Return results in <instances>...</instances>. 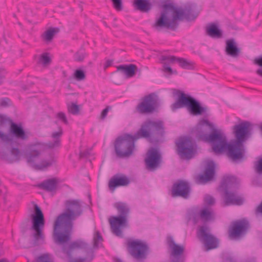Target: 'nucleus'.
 Returning <instances> with one entry per match:
<instances>
[{
  "instance_id": "nucleus-1",
  "label": "nucleus",
  "mask_w": 262,
  "mask_h": 262,
  "mask_svg": "<svg viewBox=\"0 0 262 262\" xmlns=\"http://www.w3.org/2000/svg\"><path fill=\"white\" fill-rule=\"evenodd\" d=\"M251 123L244 121L233 126V133L236 140L231 143H227L226 136L215 128L209 134H200L199 137L205 142L212 144V149L216 154L226 152L228 157L233 161L243 159L245 153L244 142L250 135Z\"/></svg>"
},
{
  "instance_id": "nucleus-2",
  "label": "nucleus",
  "mask_w": 262,
  "mask_h": 262,
  "mask_svg": "<svg viewBox=\"0 0 262 262\" xmlns=\"http://www.w3.org/2000/svg\"><path fill=\"white\" fill-rule=\"evenodd\" d=\"M165 134L164 122L161 120H147L144 122L134 136L125 135L118 137L115 143V150L117 157H127L131 156L135 149V142L140 138L158 139Z\"/></svg>"
},
{
  "instance_id": "nucleus-3",
  "label": "nucleus",
  "mask_w": 262,
  "mask_h": 262,
  "mask_svg": "<svg viewBox=\"0 0 262 262\" xmlns=\"http://www.w3.org/2000/svg\"><path fill=\"white\" fill-rule=\"evenodd\" d=\"M64 205L65 211L58 216L54 224L53 237L55 243L58 244L70 241L72 222L83 213L82 202L79 200H67Z\"/></svg>"
},
{
  "instance_id": "nucleus-4",
  "label": "nucleus",
  "mask_w": 262,
  "mask_h": 262,
  "mask_svg": "<svg viewBox=\"0 0 262 262\" xmlns=\"http://www.w3.org/2000/svg\"><path fill=\"white\" fill-rule=\"evenodd\" d=\"M194 8L195 6L191 4L186 5L183 9L176 7L171 4L164 5L160 16L154 26L158 31L163 28L174 30L178 27L179 21L184 18L192 20L196 17L198 14L193 12Z\"/></svg>"
},
{
  "instance_id": "nucleus-5",
  "label": "nucleus",
  "mask_w": 262,
  "mask_h": 262,
  "mask_svg": "<svg viewBox=\"0 0 262 262\" xmlns=\"http://www.w3.org/2000/svg\"><path fill=\"white\" fill-rule=\"evenodd\" d=\"M6 119L0 115V158L5 162L11 163L18 161L20 157V151L18 148L12 147L13 139L4 133L6 128Z\"/></svg>"
},
{
  "instance_id": "nucleus-6",
  "label": "nucleus",
  "mask_w": 262,
  "mask_h": 262,
  "mask_svg": "<svg viewBox=\"0 0 262 262\" xmlns=\"http://www.w3.org/2000/svg\"><path fill=\"white\" fill-rule=\"evenodd\" d=\"M43 149V145L37 143L28 146L24 152L27 162L36 169L42 170L55 162L53 157H45L41 154Z\"/></svg>"
},
{
  "instance_id": "nucleus-7",
  "label": "nucleus",
  "mask_w": 262,
  "mask_h": 262,
  "mask_svg": "<svg viewBox=\"0 0 262 262\" xmlns=\"http://www.w3.org/2000/svg\"><path fill=\"white\" fill-rule=\"evenodd\" d=\"M237 188L236 179L234 177H225L223 179L220 189L224 192L223 199L224 205L240 206L244 199L234 189Z\"/></svg>"
},
{
  "instance_id": "nucleus-8",
  "label": "nucleus",
  "mask_w": 262,
  "mask_h": 262,
  "mask_svg": "<svg viewBox=\"0 0 262 262\" xmlns=\"http://www.w3.org/2000/svg\"><path fill=\"white\" fill-rule=\"evenodd\" d=\"M31 204L33 206L34 213L31 215L32 223L31 229L34 231L32 234L33 245L38 246L42 244L45 241L43 230L45 221L43 214L40 208L34 202H32Z\"/></svg>"
},
{
  "instance_id": "nucleus-9",
  "label": "nucleus",
  "mask_w": 262,
  "mask_h": 262,
  "mask_svg": "<svg viewBox=\"0 0 262 262\" xmlns=\"http://www.w3.org/2000/svg\"><path fill=\"white\" fill-rule=\"evenodd\" d=\"M114 206L119 215L111 216L109 222L112 232L118 236H122V232L120 228L126 226L130 208L128 204L121 202L115 203Z\"/></svg>"
},
{
  "instance_id": "nucleus-10",
  "label": "nucleus",
  "mask_w": 262,
  "mask_h": 262,
  "mask_svg": "<svg viewBox=\"0 0 262 262\" xmlns=\"http://www.w3.org/2000/svg\"><path fill=\"white\" fill-rule=\"evenodd\" d=\"M184 107L187 108L190 114L196 116L206 113L208 110L207 107L201 106L199 101L193 97L181 92L177 101L171 105V108L174 111Z\"/></svg>"
},
{
  "instance_id": "nucleus-11",
  "label": "nucleus",
  "mask_w": 262,
  "mask_h": 262,
  "mask_svg": "<svg viewBox=\"0 0 262 262\" xmlns=\"http://www.w3.org/2000/svg\"><path fill=\"white\" fill-rule=\"evenodd\" d=\"M88 245L82 240H77L72 242L68 248H63L62 251L68 257V262H91L94 258V252L92 249L88 250L86 256L85 257L74 258L72 253L75 249H87Z\"/></svg>"
},
{
  "instance_id": "nucleus-12",
  "label": "nucleus",
  "mask_w": 262,
  "mask_h": 262,
  "mask_svg": "<svg viewBox=\"0 0 262 262\" xmlns=\"http://www.w3.org/2000/svg\"><path fill=\"white\" fill-rule=\"evenodd\" d=\"M129 254L137 260L145 259L149 253V247L144 242L140 240L128 242L127 243Z\"/></svg>"
},
{
  "instance_id": "nucleus-13",
  "label": "nucleus",
  "mask_w": 262,
  "mask_h": 262,
  "mask_svg": "<svg viewBox=\"0 0 262 262\" xmlns=\"http://www.w3.org/2000/svg\"><path fill=\"white\" fill-rule=\"evenodd\" d=\"M178 154L181 158L191 159L195 153V148L192 142L187 137H182L176 143Z\"/></svg>"
},
{
  "instance_id": "nucleus-14",
  "label": "nucleus",
  "mask_w": 262,
  "mask_h": 262,
  "mask_svg": "<svg viewBox=\"0 0 262 262\" xmlns=\"http://www.w3.org/2000/svg\"><path fill=\"white\" fill-rule=\"evenodd\" d=\"M249 227V222L246 220L243 219L234 222L228 230L229 238L236 239L244 235Z\"/></svg>"
},
{
  "instance_id": "nucleus-15",
  "label": "nucleus",
  "mask_w": 262,
  "mask_h": 262,
  "mask_svg": "<svg viewBox=\"0 0 262 262\" xmlns=\"http://www.w3.org/2000/svg\"><path fill=\"white\" fill-rule=\"evenodd\" d=\"M157 98L154 94L145 96L136 107L137 111L140 114H148L153 112L156 107Z\"/></svg>"
},
{
  "instance_id": "nucleus-16",
  "label": "nucleus",
  "mask_w": 262,
  "mask_h": 262,
  "mask_svg": "<svg viewBox=\"0 0 262 262\" xmlns=\"http://www.w3.org/2000/svg\"><path fill=\"white\" fill-rule=\"evenodd\" d=\"M161 155L157 148H151L147 153L145 159L146 168L150 171L155 170L161 163Z\"/></svg>"
},
{
  "instance_id": "nucleus-17",
  "label": "nucleus",
  "mask_w": 262,
  "mask_h": 262,
  "mask_svg": "<svg viewBox=\"0 0 262 262\" xmlns=\"http://www.w3.org/2000/svg\"><path fill=\"white\" fill-rule=\"evenodd\" d=\"M208 229L205 226H201L198 233L199 237L203 242L207 250L217 247L219 241L216 238L207 232Z\"/></svg>"
},
{
  "instance_id": "nucleus-18",
  "label": "nucleus",
  "mask_w": 262,
  "mask_h": 262,
  "mask_svg": "<svg viewBox=\"0 0 262 262\" xmlns=\"http://www.w3.org/2000/svg\"><path fill=\"white\" fill-rule=\"evenodd\" d=\"M190 188L188 183L185 181L180 180L174 183L171 189L172 197H181L187 199L189 197Z\"/></svg>"
},
{
  "instance_id": "nucleus-19",
  "label": "nucleus",
  "mask_w": 262,
  "mask_h": 262,
  "mask_svg": "<svg viewBox=\"0 0 262 262\" xmlns=\"http://www.w3.org/2000/svg\"><path fill=\"white\" fill-rule=\"evenodd\" d=\"M9 133V135L11 138V136L21 141L27 140L29 138V133L25 130L22 124L16 123L12 120L10 122Z\"/></svg>"
},
{
  "instance_id": "nucleus-20",
  "label": "nucleus",
  "mask_w": 262,
  "mask_h": 262,
  "mask_svg": "<svg viewBox=\"0 0 262 262\" xmlns=\"http://www.w3.org/2000/svg\"><path fill=\"white\" fill-rule=\"evenodd\" d=\"M167 243L171 250V262H183L184 259L182 256L184 252L183 247L176 244L172 237L168 238Z\"/></svg>"
},
{
  "instance_id": "nucleus-21",
  "label": "nucleus",
  "mask_w": 262,
  "mask_h": 262,
  "mask_svg": "<svg viewBox=\"0 0 262 262\" xmlns=\"http://www.w3.org/2000/svg\"><path fill=\"white\" fill-rule=\"evenodd\" d=\"M130 183L129 179L125 175L116 174L109 181L108 187L110 190L114 191L115 189L119 186H126Z\"/></svg>"
},
{
  "instance_id": "nucleus-22",
  "label": "nucleus",
  "mask_w": 262,
  "mask_h": 262,
  "mask_svg": "<svg viewBox=\"0 0 262 262\" xmlns=\"http://www.w3.org/2000/svg\"><path fill=\"white\" fill-rule=\"evenodd\" d=\"M215 173V164L213 161L208 162L204 174L199 176L198 180L201 183H205L213 178Z\"/></svg>"
},
{
  "instance_id": "nucleus-23",
  "label": "nucleus",
  "mask_w": 262,
  "mask_h": 262,
  "mask_svg": "<svg viewBox=\"0 0 262 262\" xmlns=\"http://www.w3.org/2000/svg\"><path fill=\"white\" fill-rule=\"evenodd\" d=\"M117 68V72L124 75L126 78H129L135 76L137 67L135 64H130L120 65Z\"/></svg>"
},
{
  "instance_id": "nucleus-24",
  "label": "nucleus",
  "mask_w": 262,
  "mask_h": 262,
  "mask_svg": "<svg viewBox=\"0 0 262 262\" xmlns=\"http://www.w3.org/2000/svg\"><path fill=\"white\" fill-rule=\"evenodd\" d=\"M226 54L233 58L237 57L241 52L233 39H228L226 41Z\"/></svg>"
},
{
  "instance_id": "nucleus-25",
  "label": "nucleus",
  "mask_w": 262,
  "mask_h": 262,
  "mask_svg": "<svg viewBox=\"0 0 262 262\" xmlns=\"http://www.w3.org/2000/svg\"><path fill=\"white\" fill-rule=\"evenodd\" d=\"M59 180L57 178H52L44 181L39 185V187L47 191L52 192L56 190Z\"/></svg>"
},
{
  "instance_id": "nucleus-26",
  "label": "nucleus",
  "mask_w": 262,
  "mask_h": 262,
  "mask_svg": "<svg viewBox=\"0 0 262 262\" xmlns=\"http://www.w3.org/2000/svg\"><path fill=\"white\" fill-rule=\"evenodd\" d=\"M62 134V130L61 128H59L58 132H55L52 133V137L53 138L52 141H49L47 143V146L51 149L58 147L60 144V138Z\"/></svg>"
},
{
  "instance_id": "nucleus-27",
  "label": "nucleus",
  "mask_w": 262,
  "mask_h": 262,
  "mask_svg": "<svg viewBox=\"0 0 262 262\" xmlns=\"http://www.w3.org/2000/svg\"><path fill=\"white\" fill-rule=\"evenodd\" d=\"M199 216L202 221L207 222L214 218V213L211 209L204 208L200 211Z\"/></svg>"
},
{
  "instance_id": "nucleus-28",
  "label": "nucleus",
  "mask_w": 262,
  "mask_h": 262,
  "mask_svg": "<svg viewBox=\"0 0 262 262\" xmlns=\"http://www.w3.org/2000/svg\"><path fill=\"white\" fill-rule=\"evenodd\" d=\"M134 4L141 12H146L151 9V5L147 0H134Z\"/></svg>"
},
{
  "instance_id": "nucleus-29",
  "label": "nucleus",
  "mask_w": 262,
  "mask_h": 262,
  "mask_svg": "<svg viewBox=\"0 0 262 262\" xmlns=\"http://www.w3.org/2000/svg\"><path fill=\"white\" fill-rule=\"evenodd\" d=\"M207 34L211 37L220 38L222 36V32L214 24H211L207 27Z\"/></svg>"
},
{
  "instance_id": "nucleus-30",
  "label": "nucleus",
  "mask_w": 262,
  "mask_h": 262,
  "mask_svg": "<svg viewBox=\"0 0 262 262\" xmlns=\"http://www.w3.org/2000/svg\"><path fill=\"white\" fill-rule=\"evenodd\" d=\"M33 262H54V259L52 254L45 253L36 256Z\"/></svg>"
},
{
  "instance_id": "nucleus-31",
  "label": "nucleus",
  "mask_w": 262,
  "mask_h": 262,
  "mask_svg": "<svg viewBox=\"0 0 262 262\" xmlns=\"http://www.w3.org/2000/svg\"><path fill=\"white\" fill-rule=\"evenodd\" d=\"M59 29L58 28H51L44 33L42 35L43 38L45 40L50 41L53 39L54 35L59 32Z\"/></svg>"
},
{
  "instance_id": "nucleus-32",
  "label": "nucleus",
  "mask_w": 262,
  "mask_h": 262,
  "mask_svg": "<svg viewBox=\"0 0 262 262\" xmlns=\"http://www.w3.org/2000/svg\"><path fill=\"white\" fill-rule=\"evenodd\" d=\"M178 63L183 69L188 70L193 69V63L185 58L179 57Z\"/></svg>"
},
{
  "instance_id": "nucleus-33",
  "label": "nucleus",
  "mask_w": 262,
  "mask_h": 262,
  "mask_svg": "<svg viewBox=\"0 0 262 262\" xmlns=\"http://www.w3.org/2000/svg\"><path fill=\"white\" fill-rule=\"evenodd\" d=\"M179 57L174 56H162L161 59L162 61L166 62L167 64H173L176 62L178 63Z\"/></svg>"
},
{
  "instance_id": "nucleus-34",
  "label": "nucleus",
  "mask_w": 262,
  "mask_h": 262,
  "mask_svg": "<svg viewBox=\"0 0 262 262\" xmlns=\"http://www.w3.org/2000/svg\"><path fill=\"white\" fill-rule=\"evenodd\" d=\"M39 61L43 66H46L49 64L51 61V59L49 56V54L48 53H44L41 54L40 57Z\"/></svg>"
},
{
  "instance_id": "nucleus-35",
  "label": "nucleus",
  "mask_w": 262,
  "mask_h": 262,
  "mask_svg": "<svg viewBox=\"0 0 262 262\" xmlns=\"http://www.w3.org/2000/svg\"><path fill=\"white\" fill-rule=\"evenodd\" d=\"M68 110L70 113L76 115L79 113V107L78 105L73 103L68 105Z\"/></svg>"
},
{
  "instance_id": "nucleus-36",
  "label": "nucleus",
  "mask_w": 262,
  "mask_h": 262,
  "mask_svg": "<svg viewBox=\"0 0 262 262\" xmlns=\"http://www.w3.org/2000/svg\"><path fill=\"white\" fill-rule=\"evenodd\" d=\"M94 247L97 248L99 247V243L102 241V237L99 232H97L94 235Z\"/></svg>"
},
{
  "instance_id": "nucleus-37",
  "label": "nucleus",
  "mask_w": 262,
  "mask_h": 262,
  "mask_svg": "<svg viewBox=\"0 0 262 262\" xmlns=\"http://www.w3.org/2000/svg\"><path fill=\"white\" fill-rule=\"evenodd\" d=\"M74 75L75 78L79 81L84 79L85 77L84 72L80 70H77L74 73Z\"/></svg>"
},
{
  "instance_id": "nucleus-38",
  "label": "nucleus",
  "mask_w": 262,
  "mask_h": 262,
  "mask_svg": "<svg viewBox=\"0 0 262 262\" xmlns=\"http://www.w3.org/2000/svg\"><path fill=\"white\" fill-rule=\"evenodd\" d=\"M114 7L118 11L122 9V3L121 0H112Z\"/></svg>"
},
{
  "instance_id": "nucleus-39",
  "label": "nucleus",
  "mask_w": 262,
  "mask_h": 262,
  "mask_svg": "<svg viewBox=\"0 0 262 262\" xmlns=\"http://www.w3.org/2000/svg\"><path fill=\"white\" fill-rule=\"evenodd\" d=\"M204 202L207 205H212L214 204L215 200L212 196L207 195L205 196Z\"/></svg>"
},
{
  "instance_id": "nucleus-40",
  "label": "nucleus",
  "mask_w": 262,
  "mask_h": 262,
  "mask_svg": "<svg viewBox=\"0 0 262 262\" xmlns=\"http://www.w3.org/2000/svg\"><path fill=\"white\" fill-rule=\"evenodd\" d=\"M85 57V54L83 52H77L75 55V59L78 61H81Z\"/></svg>"
},
{
  "instance_id": "nucleus-41",
  "label": "nucleus",
  "mask_w": 262,
  "mask_h": 262,
  "mask_svg": "<svg viewBox=\"0 0 262 262\" xmlns=\"http://www.w3.org/2000/svg\"><path fill=\"white\" fill-rule=\"evenodd\" d=\"M163 70L166 73L172 74L173 73H176V72H173L172 69L167 64L166 62H163Z\"/></svg>"
},
{
  "instance_id": "nucleus-42",
  "label": "nucleus",
  "mask_w": 262,
  "mask_h": 262,
  "mask_svg": "<svg viewBox=\"0 0 262 262\" xmlns=\"http://www.w3.org/2000/svg\"><path fill=\"white\" fill-rule=\"evenodd\" d=\"M57 117L62 121L64 124H68V121L66 114L62 112H59L57 114Z\"/></svg>"
},
{
  "instance_id": "nucleus-43",
  "label": "nucleus",
  "mask_w": 262,
  "mask_h": 262,
  "mask_svg": "<svg viewBox=\"0 0 262 262\" xmlns=\"http://www.w3.org/2000/svg\"><path fill=\"white\" fill-rule=\"evenodd\" d=\"M10 100L8 98L0 99V106L6 107L9 106Z\"/></svg>"
},
{
  "instance_id": "nucleus-44",
  "label": "nucleus",
  "mask_w": 262,
  "mask_h": 262,
  "mask_svg": "<svg viewBox=\"0 0 262 262\" xmlns=\"http://www.w3.org/2000/svg\"><path fill=\"white\" fill-rule=\"evenodd\" d=\"M255 170L258 173H262V158L260 159L255 165Z\"/></svg>"
},
{
  "instance_id": "nucleus-45",
  "label": "nucleus",
  "mask_w": 262,
  "mask_h": 262,
  "mask_svg": "<svg viewBox=\"0 0 262 262\" xmlns=\"http://www.w3.org/2000/svg\"><path fill=\"white\" fill-rule=\"evenodd\" d=\"M188 218L189 220H192L194 224H196L198 222L196 215L192 211L189 213Z\"/></svg>"
},
{
  "instance_id": "nucleus-46",
  "label": "nucleus",
  "mask_w": 262,
  "mask_h": 262,
  "mask_svg": "<svg viewBox=\"0 0 262 262\" xmlns=\"http://www.w3.org/2000/svg\"><path fill=\"white\" fill-rule=\"evenodd\" d=\"M108 111H109V107H106L105 108H104L102 111L101 114V116H100V117L102 119H104L106 117Z\"/></svg>"
},
{
  "instance_id": "nucleus-47",
  "label": "nucleus",
  "mask_w": 262,
  "mask_h": 262,
  "mask_svg": "<svg viewBox=\"0 0 262 262\" xmlns=\"http://www.w3.org/2000/svg\"><path fill=\"white\" fill-rule=\"evenodd\" d=\"M254 63L260 67H262V56L255 58Z\"/></svg>"
},
{
  "instance_id": "nucleus-48",
  "label": "nucleus",
  "mask_w": 262,
  "mask_h": 262,
  "mask_svg": "<svg viewBox=\"0 0 262 262\" xmlns=\"http://www.w3.org/2000/svg\"><path fill=\"white\" fill-rule=\"evenodd\" d=\"M6 71L4 69H0V81L5 77Z\"/></svg>"
},
{
  "instance_id": "nucleus-49",
  "label": "nucleus",
  "mask_w": 262,
  "mask_h": 262,
  "mask_svg": "<svg viewBox=\"0 0 262 262\" xmlns=\"http://www.w3.org/2000/svg\"><path fill=\"white\" fill-rule=\"evenodd\" d=\"M112 63H113V60H106V61L105 62V63L104 64V68H108V67H110V66L112 65Z\"/></svg>"
},
{
  "instance_id": "nucleus-50",
  "label": "nucleus",
  "mask_w": 262,
  "mask_h": 262,
  "mask_svg": "<svg viewBox=\"0 0 262 262\" xmlns=\"http://www.w3.org/2000/svg\"><path fill=\"white\" fill-rule=\"evenodd\" d=\"M256 212L258 213H260L262 214V202L257 207L256 209Z\"/></svg>"
},
{
  "instance_id": "nucleus-51",
  "label": "nucleus",
  "mask_w": 262,
  "mask_h": 262,
  "mask_svg": "<svg viewBox=\"0 0 262 262\" xmlns=\"http://www.w3.org/2000/svg\"><path fill=\"white\" fill-rule=\"evenodd\" d=\"M256 74L262 77V69H259L256 71Z\"/></svg>"
},
{
  "instance_id": "nucleus-52",
  "label": "nucleus",
  "mask_w": 262,
  "mask_h": 262,
  "mask_svg": "<svg viewBox=\"0 0 262 262\" xmlns=\"http://www.w3.org/2000/svg\"><path fill=\"white\" fill-rule=\"evenodd\" d=\"M205 123L206 125L208 126L209 127L213 128V125L212 124H211L209 122L206 121Z\"/></svg>"
},
{
  "instance_id": "nucleus-53",
  "label": "nucleus",
  "mask_w": 262,
  "mask_h": 262,
  "mask_svg": "<svg viewBox=\"0 0 262 262\" xmlns=\"http://www.w3.org/2000/svg\"><path fill=\"white\" fill-rule=\"evenodd\" d=\"M86 154H86V153H85V152H81L80 153V157H85V156H86Z\"/></svg>"
},
{
  "instance_id": "nucleus-54",
  "label": "nucleus",
  "mask_w": 262,
  "mask_h": 262,
  "mask_svg": "<svg viewBox=\"0 0 262 262\" xmlns=\"http://www.w3.org/2000/svg\"><path fill=\"white\" fill-rule=\"evenodd\" d=\"M227 262H235L232 258H229L227 259Z\"/></svg>"
},
{
  "instance_id": "nucleus-55",
  "label": "nucleus",
  "mask_w": 262,
  "mask_h": 262,
  "mask_svg": "<svg viewBox=\"0 0 262 262\" xmlns=\"http://www.w3.org/2000/svg\"><path fill=\"white\" fill-rule=\"evenodd\" d=\"M115 262H122V260L120 259H116L115 260Z\"/></svg>"
},
{
  "instance_id": "nucleus-56",
  "label": "nucleus",
  "mask_w": 262,
  "mask_h": 262,
  "mask_svg": "<svg viewBox=\"0 0 262 262\" xmlns=\"http://www.w3.org/2000/svg\"><path fill=\"white\" fill-rule=\"evenodd\" d=\"M0 262H6V260L4 259H1Z\"/></svg>"
},
{
  "instance_id": "nucleus-57",
  "label": "nucleus",
  "mask_w": 262,
  "mask_h": 262,
  "mask_svg": "<svg viewBox=\"0 0 262 262\" xmlns=\"http://www.w3.org/2000/svg\"><path fill=\"white\" fill-rule=\"evenodd\" d=\"M247 262H255L254 259H252L251 261H247Z\"/></svg>"
}]
</instances>
